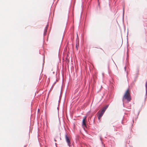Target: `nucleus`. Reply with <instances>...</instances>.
<instances>
[{"label": "nucleus", "instance_id": "nucleus-4", "mask_svg": "<svg viewBox=\"0 0 147 147\" xmlns=\"http://www.w3.org/2000/svg\"><path fill=\"white\" fill-rule=\"evenodd\" d=\"M65 138L66 139V140L67 143L68 144V145L70 146V144H71L70 142L69 139V137L67 136V135H66L65 136Z\"/></svg>", "mask_w": 147, "mask_h": 147}, {"label": "nucleus", "instance_id": "nucleus-5", "mask_svg": "<svg viewBox=\"0 0 147 147\" xmlns=\"http://www.w3.org/2000/svg\"><path fill=\"white\" fill-rule=\"evenodd\" d=\"M108 107V106H106V107H105L104 108H103L102 109H105V111L106 110V109Z\"/></svg>", "mask_w": 147, "mask_h": 147}, {"label": "nucleus", "instance_id": "nucleus-7", "mask_svg": "<svg viewBox=\"0 0 147 147\" xmlns=\"http://www.w3.org/2000/svg\"><path fill=\"white\" fill-rule=\"evenodd\" d=\"M76 48L77 50L78 49V46L77 44H76Z\"/></svg>", "mask_w": 147, "mask_h": 147}, {"label": "nucleus", "instance_id": "nucleus-1", "mask_svg": "<svg viewBox=\"0 0 147 147\" xmlns=\"http://www.w3.org/2000/svg\"><path fill=\"white\" fill-rule=\"evenodd\" d=\"M125 100H127L128 102H130L131 100L130 90L129 88L127 89L123 96V101L124 102Z\"/></svg>", "mask_w": 147, "mask_h": 147}, {"label": "nucleus", "instance_id": "nucleus-6", "mask_svg": "<svg viewBox=\"0 0 147 147\" xmlns=\"http://www.w3.org/2000/svg\"><path fill=\"white\" fill-rule=\"evenodd\" d=\"M145 86L146 88V89H147V81L146 82V84H145Z\"/></svg>", "mask_w": 147, "mask_h": 147}, {"label": "nucleus", "instance_id": "nucleus-2", "mask_svg": "<svg viewBox=\"0 0 147 147\" xmlns=\"http://www.w3.org/2000/svg\"><path fill=\"white\" fill-rule=\"evenodd\" d=\"M105 109H102L98 115V119L100 120V119L102 117V116L103 114L105 113Z\"/></svg>", "mask_w": 147, "mask_h": 147}, {"label": "nucleus", "instance_id": "nucleus-3", "mask_svg": "<svg viewBox=\"0 0 147 147\" xmlns=\"http://www.w3.org/2000/svg\"><path fill=\"white\" fill-rule=\"evenodd\" d=\"M86 116H84L82 120V125L83 127H86Z\"/></svg>", "mask_w": 147, "mask_h": 147}]
</instances>
